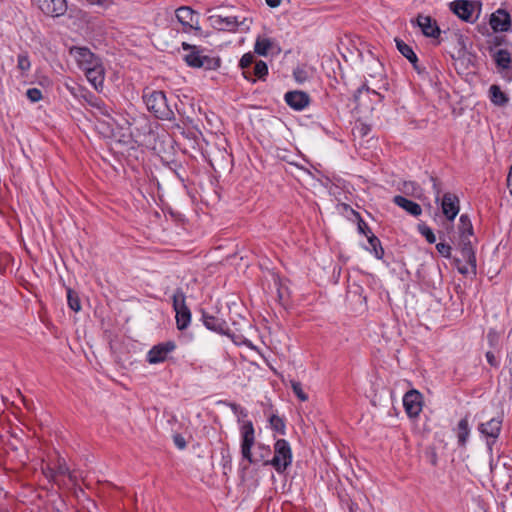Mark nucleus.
Listing matches in <instances>:
<instances>
[{"label":"nucleus","instance_id":"3","mask_svg":"<svg viewBox=\"0 0 512 512\" xmlns=\"http://www.w3.org/2000/svg\"><path fill=\"white\" fill-rule=\"evenodd\" d=\"M182 47L184 50H190V53L185 56V61L190 67L215 70L220 66L218 58L204 55L196 46L183 42Z\"/></svg>","mask_w":512,"mask_h":512},{"label":"nucleus","instance_id":"44","mask_svg":"<svg viewBox=\"0 0 512 512\" xmlns=\"http://www.w3.org/2000/svg\"><path fill=\"white\" fill-rule=\"evenodd\" d=\"M91 5H97L101 8H108L113 4V0H87Z\"/></svg>","mask_w":512,"mask_h":512},{"label":"nucleus","instance_id":"41","mask_svg":"<svg viewBox=\"0 0 512 512\" xmlns=\"http://www.w3.org/2000/svg\"><path fill=\"white\" fill-rule=\"evenodd\" d=\"M420 232L425 237V239L427 240L428 243L432 244V243L436 242V237H435L433 231L429 227H427V226L421 227Z\"/></svg>","mask_w":512,"mask_h":512},{"label":"nucleus","instance_id":"11","mask_svg":"<svg viewBox=\"0 0 512 512\" xmlns=\"http://www.w3.org/2000/svg\"><path fill=\"white\" fill-rule=\"evenodd\" d=\"M489 24L495 32H507L511 28L510 14L504 9H498L491 14Z\"/></svg>","mask_w":512,"mask_h":512},{"label":"nucleus","instance_id":"43","mask_svg":"<svg viewBox=\"0 0 512 512\" xmlns=\"http://www.w3.org/2000/svg\"><path fill=\"white\" fill-rule=\"evenodd\" d=\"M404 191L405 192H410L411 191V193L413 195L418 196V192H420L421 189L414 182H405L404 183Z\"/></svg>","mask_w":512,"mask_h":512},{"label":"nucleus","instance_id":"55","mask_svg":"<svg viewBox=\"0 0 512 512\" xmlns=\"http://www.w3.org/2000/svg\"><path fill=\"white\" fill-rule=\"evenodd\" d=\"M434 181V188L437 189V184H436V181L433 179Z\"/></svg>","mask_w":512,"mask_h":512},{"label":"nucleus","instance_id":"2","mask_svg":"<svg viewBox=\"0 0 512 512\" xmlns=\"http://www.w3.org/2000/svg\"><path fill=\"white\" fill-rule=\"evenodd\" d=\"M260 461L264 465H271L278 473H283L292 463V451L289 443L284 439H279L274 444V456L272 459H264L260 455Z\"/></svg>","mask_w":512,"mask_h":512},{"label":"nucleus","instance_id":"20","mask_svg":"<svg viewBox=\"0 0 512 512\" xmlns=\"http://www.w3.org/2000/svg\"><path fill=\"white\" fill-rule=\"evenodd\" d=\"M459 246L462 257L471 266L472 270L476 268V257L471 244V237H459Z\"/></svg>","mask_w":512,"mask_h":512},{"label":"nucleus","instance_id":"36","mask_svg":"<svg viewBox=\"0 0 512 512\" xmlns=\"http://www.w3.org/2000/svg\"><path fill=\"white\" fill-rule=\"evenodd\" d=\"M30 67L31 62L27 54H19L17 58V68L24 74L30 70Z\"/></svg>","mask_w":512,"mask_h":512},{"label":"nucleus","instance_id":"56","mask_svg":"<svg viewBox=\"0 0 512 512\" xmlns=\"http://www.w3.org/2000/svg\"><path fill=\"white\" fill-rule=\"evenodd\" d=\"M362 130H363V135L366 134L365 127H362Z\"/></svg>","mask_w":512,"mask_h":512},{"label":"nucleus","instance_id":"39","mask_svg":"<svg viewBox=\"0 0 512 512\" xmlns=\"http://www.w3.org/2000/svg\"><path fill=\"white\" fill-rule=\"evenodd\" d=\"M369 93H372L373 95H378L376 93V91L374 90H370L369 87H367L366 85H363L362 87H360L356 93L354 94V100L355 102L357 103H360L361 102V97L363 94H369Z\"/></svg>","mask_w":512,"mask_h":512},{"label":"nucleus","instance_id":"4","mask_svg":"<svg viewBox=\"0 0 512 512\" xmlns=\"http://www.w3.org/2000/svg\"><path fill=\"white\" fill-rule=\"evenodd\" d=\"M208 21L212 28L229 32H235L238 27L249 29V24L251 23L247 18L240 19L238 16L223 15L221 13L210 15Z\"/></svg>","mask_w":512,"mask_h":512},{"label":"nucleus","instance_id":"32","mask_svg":"<svg viewBox=\"0 0 512 512\" xmlns=\"http://www.w3.org/2000/svg\"><path fill=\"white\" fill-rule=\"evenodd\" d=\"M251 74L252 78L254 79L255 77L258 79H264V77L268 74L267 64L262 60L257 61L253 67V70L251 71Z\"/></svg>","mask_w":512,"mask_h":512},{"label":"nucleus","instance_id":"49","mask_svg":"<svg viewBox=\"0 0 512 512\" xmlns=\"http://www.w3.org/2000/svg\"><path fill=\"white\" fill-rule=\"evenodd\" d=\"M47 478L55 479L57 477L55 468L50 467L49 465L43 469Z\"/></svg>","mask_w":512,"mask_h":512},{"label":"nucleus","instance_id":"16","mask_svg":"<svg viewBox=\"0 0 512 512\" xmlns=\"http://www.w3.org/2000/svg\"><path fill=\"white\" fill-rule=\"evenodd\" d=\"M443 214L448 220H453L459 212V199L456 195L445 193L441 201Z\"/></svg>","mask_w":512,"mask_h":512},{"label":"nucleus","instance_id":"48","mask_svg":"<svg viewBox=\"0 0 512 512\" xmlns=\"http://www.w3.org/2000/svg\"><path fill=\"white\" fill-rule=\"evenodd\" d=\"M486 359H487V362H488L491 366H493V367H497V366L499 365L497 358H496V357H495V355H494L492 352H490V351H488V352L486 353Z\"/></svg>","mask_w":512,"mask_h":512},{"label":"nucleus","instance_id":"29","mask_svg":"<svg viewBox=\"0 0 512 512\" xmlns=\"http://www.w3.org/2000/svg\"><path fill=\"white\" fill-rule=\"evenodd\" d=\"M271 46L272 41L269 38L258 37L254 45V51L261 56H266Z\"/></svg>","mask_w":512,"mask_h":512},{"label":"nucleus","instance_id":"7","mask_svg":"<svg viewBox=\"0 0 512 512\" xmlns=\"http://www.w3.org/2000/svg\"><path fill=\"white\" fill-rule=\"evenodd\" d=\"M69 53L83 72L86 68L93 67L102 61L87 47L74 46L70 48Z\"/></svg>","mask_w":512,"mask_h":512},{"label":"nucleus","instance_id":"6","mask_svg":"<svg viewBox=\"0 0 512 512\" xmlns=\"http://www.w3.org/2000/svg\"><path fill=\"white\" fill-rule=\"evenodd\" d=\"M241 434V455L243 459L247 460L249 464H254L260 461L252 454V447L255 444V430L251 421L243 422L240 426Z\"/></svg>","mask_w":512,"mask_h":512},{"label":"nucleus","instance_id":"42","mask_svg":"<svg viewBox=\"0 0 512 512\" xmlns=\"http://www.w3.org/2000/svg\"><path fill=\"white\" fill-rule=\"evenodd\" d=\"M56 475H69L70 478H72V474L69 472V468L67 467L65 461L62 462L59 461L57 467H55Z\"/></svg>","mask_w":512,"mask_h":512},{"label":"nucleus","instance_id":"14","mask_svg":"<svg viewBox=\"0 0 512 512\" xmlns=\"http://www.w3.org/2000/svg\"><path fill=\"white\" fill-rule=\"evenodd\" d=\"M84 73L87 80L96 90H102L105 79V69L102 61L93 67L86 68Z\"/></svg>","mask_w":512,"mask_h":512},{"label":"nucleus","instance_id":"51","mask_svg":"<svg viewBox=\"0 0 512 512\" xmlns=\"http://www.w3.org/2000/svg\"><path fill=\"white\" fill-rule=\"evenodd\" d=\"M258 448H259L260 450H262L261 455H264V459H266V456H268V455L270 454V449H269V447H266V446H265V445H263V444H259V445H258Z\"/></svg>","mask_w":512,"mask_h":512},{"label":"nucleus","instance_id":"1","mask_svg":"<svg viewBox=\"0 0 512 512\" xmlns=\"http://www.w3.org/2000/svg\"><path fill=\"white\" fill-rule=\"evenodd\" d=\"M143 101L147 109L157 118L171 120L174 112L167 103L166 95L163 91L146 88L143 92Z\"/></svg>","mask_w":512,"mask_h":512},{"label":"nucleus","instance_id":"5","mask_svg":"<svg viewBox=\"0 0 512 512\" xmlns=\"http://www.w3.org/2000/svg\"><path fill=\"white\" fill-rule=\"evenodd\" d=\"M89 105L92 108L93 115L98 119V121L103 124V133H110L113 130L114 126V118L112 116L113 110L110 106L106 105L101 99L96 97H91L88 100Z\"/></svg>","mask_w":512,"mask_h":512},{"label":"nucleus","instance_id":"27","mask_svg":"<svg viewBox=\"0 0 512 512\" xmlns=\"http://www.w3.org/2000/svg\"><path fill=\"white\" fill-rule=\"evenodd\" d=\"M175 313H176L175 318H176L177 328L179 330L186 329L189 326L190 321H191V312H190L189 308L179 310Z\"/></svg>","mask_w":512,"mask_h":512},{"label":"nucleus","instance_id":"31","mask_svg":"<svg viewBox=\"0 0 512 512\" xmlns=\"http://www.w3.org/2000/svg\"><path fill=\"white\" fill-rule=\"evenodd\" d=\"M367 239L370 244L371 251L374 253L375 257L377 259H382L384 255V250L381 246L379 239L374 234L367 235Z\"/></svg>","mask_w":512,"mask_h":512},{"label":"nucleus","instance_id":"47","mask_svg":"<svg viewBox=\"0 0 512 512\" xmlns=\"http://www.w3.org/2000/svg\"><path fill=\"white\" fill-rule=\"evenodd\" d=\"M174 443L179 449H184L186 447L185 439L179 434L174 436Z\"/></svg>","mask_w":512,"mask_h":512},{"label":"nucleus","instance_id":"58","mask_svg":"<svg viewBox=\"0 0 512 512\" xmlns=\"http://www.w3.org/2000/svg\"><path fill=\"white\" fill-rule=\"evenodd\" d=\"M0 512H8V511H6V510H0Z\"/></svg>","mask_w":512,"mask_h":512},{"label":"nucleus","instance_id":"24","mask_svg":"<svg viewBox=\"0 0 512 512\" xmlns=\"http://www.w3.org/2000/svg\"><path fill=\"white\" fill-rule=\"evenodd\" d=\"M395 42H396V46H397V49L399 50V52L405 58H407L414 65V67H416L418 58H417L416 54L414 53L412 47L400 39H395Z\"/></svg>","mask_w":512,"mask_h":512},{"label":"nucleus","instance_id":"53","mask_svg":"<svg viewBox=\"0 0 512 512\" xmlns=\"http://www.w3.org/2000/svg\"><path fill=\"white\" fill-rule=\"evenodd\" d=\"M496 337V333L494 331H489L488 333V338L490 341H492L493 339H495Z\"/></svg>","mask_w":512,"mask_h":512},{"label":"nucleus","instance_id":"50","mask_svg":"<svg viewBox=\"0 0 512 512\" xmlns=\"http://www.w3.org/2000/svg\"><path fill=\"white\" fill-rule=\"evenodd\" d=\"M458 271L463 274V275H467L469 274L470 272H473L475 273L476 271V268L474 270H472L471 266L467 263V265H463V266H458Z\"/></svg>","mask_w":512,"mask_h":512},{"label":"nucleus","instance_id":"17","mask_svg":"<svg viewBox=\"0 0 512 512\" xmlns=\"http://www.w3.org/2000/svg\"><path fill=\"white\" fill-rule=\"evenodd\" d=\"M416 23L426 37L436 38L440 35L436 21L430 16L418 15Z\"/></svg>","mask_w":512,"mask_h":512},{"label":"nucleus","instance_id":"34","mask_svg":"<svg viewBox=\"0 0 512 512\" xmlns=\"http://www.w3.org/2000/svg\"><path fill=\"white\" fill-rule=\"evenodd\" d=\"M67 300L69 307L75 311L78 312L81 309L80 301L75 292H73L71 289H68L67 291Z\"/></svg>","mask_w":512,"mask_h":512},{"label":"nucleus","instance_id":"18","mask_svg":"<svg viewBox=\"0 0 512 512\" xmlns=\"http://www.w3.org/2000/svg\"><path fill=\"white\" fill-rule=\"evenodd\" d=\"M286 103L295 110H302L309 104V96L302 91H290L285 94Z\"/></svg>","mask_w":512,"mask_h":512},{"label":"nucleus","instance_id":"8","mask_svg":"<svg viewBox=\"0 0 512 512\" xmlns=\"http://www.w3.org/2000/svg\"><path fill=\"white\" fill-rule=\"evenodd\" d=\"M502 421H503L502 417L497 416V417L490 419L489 421H487L485 423H481L478 426V430L481 434H483L484 436H486L488 438L493 439L492 442L487 441V445H488V448L490 451H492V444L500 435Z\"/></svg>","mask_w":512,"mask_h":512},{"label":"nucleus","instance_id":"45","mask_svg":"<svg viewBox=\"0 0 512 512\" xmlns=\"http://www.w3.org/2000/svg\"><path fill=\"white\" fill-rule=\"evenodd\" d=\"M294 78L297 82L303 83L307 79L306 72L302 69H297L294 71Z\"/></svg>","mask_w":512,"mask_h":512},{"label":"nucleus","instance_id":"35","mask_svg":"<svg viewBox=\"0 0 512 512\" xmlns=\"http://www.w3.org/2000/svg\"><path fill=\"white\" fill-rule=\"evenodd\" d=\"M229 406L231 410L234 412V414L237 416L238 423L242 425V423L245 422L244 419L248 416L247 410L236 403H230Z\"/></svg>","mask_w":512,"mask_h":512},{"label":"nucleus","instance_id":"12","mask_svg":"<svg viewBox=\"0 0 512 512\" xmlns=\"http://www.w3.org/2000/svg\"><path fill=\"white\" fill-rule=\"evenodd\" d=\"M494 60L497 65L498 71L506 79L512 78V60L511 54L506 49H499L494 54Z\"/></svg>","mask_w":512,"mask_h":512},{"label":"nucleus","instance_id":"54","mask_svg":"<svg viewBox=\"0 0 512 512\" xmlns=\"http://www.w3.org/2000/svg\"><path fill=\"white\" fill-rule=\"evenodd\" d=\"M436 193H437V195H436V199L438 200V199H439V193H440V191L437 189Z\"/></svg>","mask_w":512,"mask_h":512},{"label":"nucleus","instance_id":"28","mask_svg":"<svg viewBox=\"0 0 512 512\" xmlns=\"http://www.w3.org/2000/svg\"><path fill=\"white\" fill-rule=\"evenodd\" d=\"M459 222V237H471L473 235V227L469 217L463 214L460 216Z\"/></svg>","mask_w":512,"mask_h":512},{"label":"nucleus","instance_id":"13","mask_svg":"<svg viewBox=\"0 0 512 512\" xmlns=\"http://www.w3.org/2000/svg\"><path fill=\"white\" fill-rule=\"evenodd\" d=\"M421 394L416 390L408 391L403 397V405L409 416H417L421 412Z\"/></svg>","mask_w":512,"mask_h":512},{"label":"nucleus","instance_id":"40","mask_svg":"<svg viewBox=\"0 0 512 512\" xmlns=\"http://www.w3.org/2000/svg\"><path fill=\"white\" fill-rule=\"evenodd\" d=\"M436 249L445 258H449L451 256V246L449 244L440 242L436 244Z\"/></svg>","mask_w":512,"mask_h":512},{"label":"nucleus","instance_id":"25","mask_svg":"<svg viewBox=\"0 0 512 512\" xmlns=\"http://www.w3.org/2000/svg\"><path fill=\"white\" fill-rule=\"evenodd\" d=\"M253 63H254V55L252 53H246L241 57L239 65L243 70V76L247 80L254 82L255 79L252 78V74L250 71V67Z\"/></svg>","mask_w":512,"mask_h":512},{"label":"nucleus","instance_id":"52","mask_svg":"<svg viewBox=\"0 0 512 512\" xmlns=\"http://www.w3.org/2000/svg\"><path fill=\"white\" fill-rule=\"evenodd\" d=\"M268 6L275 8L278 7L281 3V0H266Z\"/></svg>","mask_w":512,"mask_h":512},{"label":"nucleus","instance_id":"46","mask_svg":"<svg viewBox=\"0 0 512 512\" xmlns=\"http://www.w3.org/2000/svg\"><path fill=\"white\" fill-rule=\"evenodd\" d=\"M358 229L361 233H363L364 235H371L373 234L369 227L367 226V224L363 221V220H360L359 223H358Z\"/></svg>","mask_w":512,"mask_h":512},{"label":"nucleus","instance_id":"26","mask_svg":"<svg viewBox=\"0 0 512 512\" xmlns=\"http://www.w3.org/2000/svg\"><path fill=\"white\" fill-rule=\"evenodd\" d=\"M470 434L469 422L467 417L461 419L457 425L458 442L464 446Z\"/></svg>","mask_w":512,"mask_h":512},{"label":"nucleus","instance_id":"57","mask_svg":"<svg viewBox=\"0 0 512 512\" xmlns=\"http://www.w3.org/2000/svg\"><path fill=\"white\" fill-rule=\"evenodd\" d=\"M362 130H363V135L366 134L365 127H362Z\"/></svg>","mask_w":512,"mask_h":512},{"label":"nucleus","instance_id":"22","mask_svg":"<svg viewBox=\"0 0 512 512\" xmlns=\"http://www.w3.org/2000/svg\"><path fill=\"white\" fill-rule=\"evenodd\" d=\"M393 202L404 209L406 212L411 214L412 216H419L422 213V208L419 204L414 201H411L403 196L397 195L393 198Z\"/></svg>","mask_w":512,"mask_h":512},{"label":"nucleus","instance_id":"10","mask_svg":"<svg viewBox=\"0 0 512 512\" xmlns=\"http://www.w3.org/2000/svg\"><path fill=\"white\" fill-rule=\"evenodd\" d=\"M39 9L51 17H59L67 10L66 0H35Z\"/></svg>","mask_w":512,"mask_h":512},{"label":"nucleus","instance_id":"15","mask_svg":"<svg viewBox=\"0 0 512 512\" xmlns=\"http://www.w3.org/2000/svg\"><path fill=\"white\" fill-rule=\"evenodd\" d=\"M452 11L462 20L466 22H474L473 11L474 6L473 3L467 0H458L451 3Z\"/></svg>","mask_w":512,"mask_h":512},{"label":"nucleus","instance_id":"9","mask_svg":"<svg viewBox=\"0 0 512 512\" xmlns=\"http://www.w3.org/2000/svg\"><path fill=\"white\" fill-rule=\"evenodd\" d=\"M176 348L172 341L160 343L152 347L147 354V361L150 364H157L165 361L170 352Z\"/></svg>","mask_w":512,"mask_h":512},{"label":"nucleus","instance_id":"19","mask_svg":"<svg viewBox=\"0 0 512 512\" xmlns=\"http://www.w3.org/2000/svg\"><path fill=\"white\" fill-rule=\"evenodd\" d=\"M176 18L185 27L195 28L198 21L195 19V11L188 6H182L175 11Z\"/></svg>","mask_w":512,"mask_h":512},{"label":"nucleus","instance_id":"38","mask_svg":"<svg viewBox=\"0 0 512 512\" xmlns=\"http://www.w3.org/2000/svg\"><path fill=\"white\" fill-rule=\"evenodd\" d=\"M26 95L28 99L33 103L38 102L42 99V92L37 88L28 89Z\"/></svg>","mask_w":512,"mask_h":512},{"label":"nucleus","instance_id":"21","mask_svg":"<svg viewBox=\"0 0 512 512\" xmlns=\"http://www.w3.org/2000/svg\"><path fill=\"white\" fill-rule=\"evenodd\" d=\"M202 318L203 323L207 329L220 334L227 333V325L223 319L206 313L203 314Z\"/></svg>","mask_w":512,"mask_h":512},{"label":"nucleus","instance_id":"37","mask_svg":"<svg viewBox=\"0 0 512 512\" xmlns=\"http://www.w3.org/2000/svg\"><path fill=\"white\" fill-rule=\"evenodd\" d=\"M291 388L295 395L299 398L300 401H307L308 395L303 391L302 385L298 381H291Z\"/></svg>","mask_w":512,"mask_h":512},{"label":"nucleus","instance_id":"30","mask_svg":"<svg viewBox=\"0 0 512 512\" xmlns=\"http://www.w3.org/2000/svg\"><path fill=\"white\" fill-rule=\"evenodd\" d=\"M173 309L175 312L188 308L186 305V296L182 289H176L173 297Z\"/></svg>","mask_w":512,"mask_h":512},{"label":"nucleus","instance_id":"23","mask_svg":"<svg viewBox=\"0 0 512 512\" xmlns=\"http://www.w3.org/2000/svg\"><path fill=\"white\" fill-rule=\"evenodd\" d=\"M489 94L491 102L497 106H505L509 101L508 96L497 85L490 87Z\"/></svg>","mask_w":512,"mask_h":512},{"label":"nucleus","instance_id":"33","mask_svg":"<svg viewBox=\"0 0 512 512\" xmlns=\"http://www.w3.org/2000/svg\"><path fill=\"white\" fill-rule=\"evenodd\" d=\"M269 423L271 428L277 433L284 435L285 434V423L282 418L277 415H272L269 418Z\"/></svg>","mask_w":512,"mask_h":512}]
</instances>
